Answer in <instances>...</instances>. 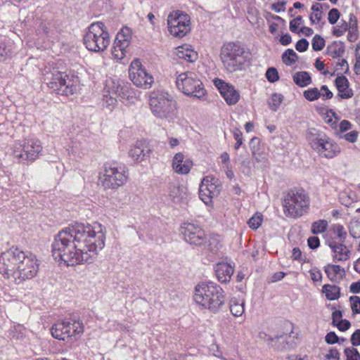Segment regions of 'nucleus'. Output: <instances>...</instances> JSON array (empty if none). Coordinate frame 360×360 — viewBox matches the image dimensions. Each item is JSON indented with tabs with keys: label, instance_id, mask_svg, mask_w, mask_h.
<instances>
[{
	"label": "nucleus",
	"instance_id": "nucleus-49",
	"mask_svg": "<svg viewBox=\"0 0 360 360\" xmlns=\"http://www.w3.org/2000/svg\"><path fill=\"white\" fill-rule=\"evenodd\" d=\"M309 274L314 282H321L322 280L321 271L318 268H312L309 270Z\"/></svg>",
	"mask_w": 360,
	"mask_h": 360
},
{
	"label": "nucleus",
	"instance_id": "nucleus-18",
	"mask_svg": "<svg viewBox=\"0 0 360 360\" xmlns=\"http://www.w3.org/2000/svg\"><path fill=\"white\" fill-rule=\"evenodd\" d=\"M213 82L228 105H235L239 101L240 94L232 84L219 78L214 79Z\"/></svg>",
	"mask_w": 360,
	"mask_h": 360
},
{
	"label": "nucleus",
	"instance_id": "nucleus-1",
	"mask_svg": "<svg viewBox=\"0 0 360 360\" xmlns=\"http://www.w3.org/2000/svg\"><path fill=\"white\" fill-rule=\"evenodd\" d=\"M105 233L100 224H75L60 230L52 243L56 261L67 266L92 263L105 247Z\"/></svg>",
	"mask_w": 360,
	"mask_h": 360
},
{
	"label": "nucleus",
	"instance_id": "nucleus-52",
	"mask_svg": "<svg viewBox=\"0 0 360 360\" xmlns=\"http://www.w3.org/2000/svg\"><path fill=\"white\" fill-rule=\"evenodd\" d=\"M233 136L236 141L234 148L238 150L239 147L243 144V134L239 129H236L233 131Z\"/></svg>",
	"mask_w": 360,
	"mask_h": 360
},
{
	"label": "nucleus",
	"instance_id": "nucleus-51",
	"mask_svg": "<svg viewBox=\"0 0 360 360\" xmlns=\"http://www.w3.org/2000/svg\"><path fill=\"white\" fill-rule=\"evenodd\" d=\"M309 42L305 39H300L295 44V49L299 52H304L307 50Z\"/></svg>",
	"mask_w": 360,
	"mask_h": 360
},
{
	"label": "nucleus",
	"instance_id": "nucleus-53",
	"mask_svg": "<svg viewBox=\"0 0 360 360\" xmlns=\"http://www.w3.org/2000/svg\"><path fill=\"white\" fill-rule=\"evenodd\" d=\"M319 91H321V98L323 100L330 99L333 96V94L329 90L326 85L321 86Z\"/></svg>",
	"mask_w": 360,
	"mask_h": 360
},
{
	"label": "nucleus",
	"instance_id": "nucleus-9",
	"mask_svg": "<svg viewBox=\"0 0 360 360\" xmlns=\"http://www.w3.org/2000/svg\"><path fill=\"white\" fill-rule=\"evenodd\" d=\"M126 167L117 163H106L99 174V181L105 189H117L127 181Z\"/></svg>",
	"mask_w": 360,
	"mask_h": 360
},
{
	"label": "nucleus",
	"instance_id": "nucleus-26",
	"mask_svg": "<svg viewBox=\"0 0 360 360\" xmlns=\"http://www.w3.org/2000/svg\"><path fill=\"white\" fill-rule=\"evenodd\" d=\"M67 327L68 338L82 334L84 331V326L82 321L75 318L65 319Z\"/></svg>",
	"mask_w": 360,
	"mask_h": 360
},
{
	"label": "nucleus",
	"instance_id": "nucleus-20",
	"mask_svg": "<svg viewBox=\"0 0 360 360\" xmlns=\"http://www.w3.org/2000/svg\"><path fill=\"white\" fill-rule=\"evenodd\" d=\"M192 166V161L188 158H186L182 153H176L172 161L173 170L179 174H188Z\"/></svg>",
	"mask_w": 360,
	"mask_h": 360
},
{
	"label": "nucleus",
	"instance_id": "nucleus-30",
	"mask_svg": "<svg viewBox=\"0 0 360 360\" xmlns=\"http://www.w3.org/2000/svg\"><path fill=\"white\" fill-rule=\"evenodd\" d=\"M231 313L236 317L241 316L245 311V301L236 297H233L229 302Z\"/></svg>",
	"mask_w": 360,
	"mask_h": 360
},
{
	"label": "nucleus",
	"instance_id": "nucleus-58",
	"mask_svg": "<svg viewBox=\"0 0 360 360\" xmlns=\"http://www.w3.org/2000/svg\"><path fill=\"white\" fill-rule=\"evenodd\" d=\"M307 243H308L309 247L313 250L317 248L320 245L319 239L316 236L309 237L307 240Z\"/></svg>",
	"mask_w": 360,
	"mask_h": 360
},
{
	"label": "nucleus",
	"instance_id": "nucleus-28",
	"mask_svg": "<svg viewBox=\"0 0 360 360\" xmlns=\"http://www.w3.org/2000/svg\"><path fill=\"white\" fill-rule=\"evenodd\" d=\"M67 325L65 319L58 321L51 328V334L53 338L64 340L68 338Z\"/></svg>",
	"mask_w": 360,
	"mask_h": 360
},
{
	"label": "nucleus",
	"instance_id": "nucleus-2",
	"mask_svg": "<svg viewBox=\"0 0 360 360\" xmlns=\"http://www.w3.org/2000/svg\"><path fill=\"white\" fill-rule=\"evenodd\" d=\"M39 266V261L34 255L17 247H12L0 255V274L16 284L34 278Z\"/></svg>",
	"mask_w": 360,
	"mask_h": 360
},
{
	"label": "nucleus",
	"instance_id": "nucleus-50",
	"mask_svg": "<svg viewBox=\"0 0 360 360\" xmlns=\"http://www.w3.org/2000/svg\"><path fill=\"white\" fill-rule=\"evenodd\" d=\"M302 18L297 16L290 22V30L292 32H297L299 26L302 24Z\"/></svg>",
	"mask_w": 360,
	"mask_h": 360
},
{
	"label": "nucleus",
	"instance_id": "nucleus-40",
	"mask_svg": "<svg viewBox=\"0 0 360 360\" xmlns=\"http://www.w3.org/2000/svg\"><path fill=\"white\" fill-rule=\"evenodd\" d=\"M332 231L334 234H335L339 239V243H344L345 240V238L347 237V232L341 224H334L332 227Z\"/></svg>",
	"mask_w": 360,
	"mask_h": 360
},
{
	"label": "nucleus",
	"instance_id": "nucleus-61",
	"mask_svg": "<svg viewBox=\"0 0 360 360\" xmlns=\"http://www.w3.org/2000/svg\"><path fill=\"white\" fill-rule=\"evenodd\" d=\"M340 61L338 63L337 65L340 66V68H337V70H340L343 71L345 73H347L349 71V65L347 61L345 59L339 60Z\"/></svg>",
	"mask_w": 360,
	"mask_h": 360
},
{
	"label": "nucleus",
	"instance_id": "nucleus-42",
	"mask_svg": "<svg viewBox=\"0 0 360 360\" xmlns=\"http://www.w3.org/2000/svg\"><path fill=\"white\" fill-rule=\"evenodd\" d=\"M312 49L316 51H321L325 46V40L319 34H316L311 41Z\"/></svg>",
	"mask_w": 360,
	"mask_h": 360
},
{
	"label": "nucleus",
	"instance_id": "nucleus-14",
	"mask_svg": "<svg viewBox=\"0 0 360 360\" xmlns=\"http://www.w3.org/2000/svg\"><path fill=\"white\" fill-rule=\"evenodd\" d=\"M129 77L133 84L140 88L148 89L154 83L153 75L149 73L138 59L134 60L129 68Z\"/></svg>",
	"mask_w": 360,
	"mask_h": 360
},
{
	"label": "nucleus",
	"instance_id": "nucleus-16",
	"mask_svg": "<svg viewBox=\"0 0 360 360\" xmlns=\"http://www.w3.org/2000/svg\"><path fill=\"white\" fill-rule=\"evenodd\" d=\"M184 240L193 245H202L206 241V236L203 229L193 223H184L180 228Z\"/></svg>",
	"mask_w": 360,
	"mask_h": 360
},
{
	"label": "nucleus",
	"instance_id": "nucleus-15",
	"mask_svg": "<svg viewBox=\"0 0 360 360\" xmlns=\"http://www.w3.org/2000/svg\"><path fill=\"white\" fill-rule=\"evenodd\" d=\"M132 32L130 28L124 27L117 34L112 48V56L117 61L124 59L129 52L131 41Z\"/></svg>",
	"mask_w": 360,
	"mask_h": 360
},
{
	"label": "nucleus",
	"instance_id": "nucleus-17",
	"mask_svg": "<svg viewBox=\"0 0 360 360\" xmlns=\"http://www.w3.org/2000/svg\"><path fill=\"white\" fill-rule=\"evenodd\" d=\"M218 179L207 176L202 179L199 188V197L207 205H211L212 198L219 193Z\"/></svg>",
	"mask_w": 360,
	"mask_h": 360
},
{
	"label": "nucleus",
	"instance_id": "nucleus-62",
	"mask_svg": "<svg viewBox=\"0 0 360 360\" xmlns=\"http://www.w3.org/2000/svg\"><path fill=\"white\" fill-rule=\"evenodd\" d=\"M342 311L340 310H335L332 314V320H333V324L334 326H336V324L342 320Z\"/></svg>",
	"mask_w": 360,
	"mask_h": 360
},
{
	"label": "nucleus",
	"instance_id": "nucleus-29",
	"mask_svg": "<svg viewBox=\"0 0 360 360\" xmlns=\"http://www.w3.org/2000/svg\"><path fill=\"white\" fill-rule=\"evenodd\" d=\"M121 93L119 96L120 99L122 102H129V103H134L136 99V91L131 88V84L125 82L122 87V89H120Z\"/></svg>",
	"mask_w": 360,
	"mask_h": 360
},
{
	"label": "nucleus",
	"instance_id": "nucleus-21",
	"mask_svg": "<svg viewBox=\"0 0 360 360\" xmlns=\"http://www.w3.org/2000/svg\"><path fill=\"white\" fill-rule=\"evenodd\" d=\"M328 245L334 253L333 260L335 262L347 261L350 257L351 251L343 243L331 241L328 243Z\"/></svg>",
	"mask_w": 360,
	"mask_h": 360
},
{
	"label": "nucleus",
	"instance_id": "nucleus-32",
	"mask_svg": "<svg viewBox=\"0 0 360 360\" xmlns=\"http://www.w3.org/2000/svg\"><path fill=\"white\" fill-rule=\"evenodd\" d=\"M124 84V82L123 81L110 79L107 82L105 92L119 97L122 91L120 89H122Z\"/></svg>",
	"mask_w": 360,
	"mask_h": 360
},
{
	"label": "nucleus",
	"instance_id": "nucleus-43",
	"mask_svg": "<svg viewBox=\"0 0 360 360\" xmlns=\"http://www.w3.org/2000/svg\"><path fill=\"white\" fill-rule=\"evenodd\" d=\"M266 78L269 82L274 83L279 79L278 72L275 68H269L266 72Z\"/></svg>",
	"mask_w": 360,
	"mask_h": 360
},
{
	"label": "nucleus",
	"instance_id": "nucleus-25",
	"mask_svg": "<svg viewBox=\"0 0 360 360\" xmlns=\"http://www.w3.org/2000/svg\"><path fill=\"white\" fill-rule=\"evenodd\" d=\"M148 153L147 146L141 143L133 146L128 152L129 156L136 162L143 161Z\"/></svg>",
	"mask_w": 360,
	"mask_h": 360
},
{
	"label": "nucleus",
	"instance_id": "nucleus-7",
	"mask_svg": "<svg viewBox=\"0 0 360 360\" xmlns=\"http://www.w3.org/2000/svg\"><path fill=\"white\" fill-rule=\"evenodd\" d=\"M86 48L93 52L103 51L110 42V34L102 22L91 23L83 37Z\"/></svg>",
	"mask_w": 360,
	"mask_h": 360
},
{
	"label": "nucleus",
	"instance_id": "nucleus-5",
	"mask_svg": "<svg viewBox=\"0 0 360 360\" xmlns=\"http://www.w3.org/2000/svg\"><path fill=\"white\" fill-rule=\"evenodd\" d=\"M149 106L153 115L158 119L170 122L176 117V101L165 90L156 89L150 92Z\"/></svg>",
	"mask_w": 360,
	"mask_h": 360
},
{
	"label": "nucleus",
	"instance_id": "nucleus-39",
	"mask_svg": "<svg viewBox=\"0 0 360 360\" xmlns=\"http://www.w3.org/2000/svg\"><path fill=\"white\" fill-rule=\"evenodd\" d=\"M283 100V96L280 94H274L269 101V107L273 111H276Z\"/></svg>",
	"mask_w": 360,
	"mask_h": 360
},
{
	"label": "nucleus",
	"instance_id": "nucleus-10",
	"mask_svg": "<svg viewBox=\"0 0 360 360\" xmlns=\"http://www.w3.org/2000/svg\"><path fill=\"white\" fill-rule=\"evenodd\" d=\"M176 84L179 91L189 96L200 98L206 94L202 82L193 72L179 74L176 78Z\"/></svg>",
	"mask_w": 360,
	"mask_h": 360
},
{
	"label": "nucleus",
	"instance_id": "nucleus-55",
	"mask_svg": "<svg viewBox=\"0 0 360 360\" xmlns=\"http://www.w3.org/2000/svg\"><path fill=\"white\" fill-rule=\"evenodd\" d=\"M342 138H344L345 140L350 143H354L357 140L358 137V132L356 131H352L350 132H348L345 134H344Z\"/></svg>",
	"mask_w": 360,
	"mask_h": 360
},
{
	"label": "nucleus",
	"instance_id": "nucleus-60",
	"mask_svg": "<svg viewBox=\"0 0 360 360\" xmlns=\"http://www.w3.org/2000/svg\"><path fill=\"white\" fill-rule=\"evenodd\" d=\"M222 170L225 172L226 176L231 179L234 176L232 167L230 164H226L222 166Z\"/></svg>",
	"mask_w": 360,
	"mask_h": 360
},
{
	"label": "nucleus",
	"instance_id": "nucleus-8",
	"mask_svg": "<svg viewBox=\"0 0 360 360\" xmlns=\"http://www.w3.org/2000/svg\"><path fill=\"white\" fill-rule=\"evenodd\" d=\"M41 141L34 138H26L15 142L11 148L13 158L19 162L30 164L39 158L42 152Z\"/></svg>",
	"mask_w": 360,
	"mask_h": 360
},
{
	"label": "nucleus",
	"instance_id": "nucleus-4",
	"mask_svg": "<svg viewBox=\"0 0 360 360\" xmlns=\"http://www.w3.org/2000/svg\"><path fill=\"white\" fill-rule=\"evenodd\" d=\"M220 60L229 73L244 70L250 63V51L240 41L224 43L221 47Z\"/></svg>",
	"mask_w": 360,
	"mask_h": 360
},
{
	"label": "nucleus",
	"instance_id": "nucleus-27",
	"mask_svg": "<svg viewBox=\"0 0 360 360\" xmlns=\"http://www.w3.org/2000/svg\"><path fill=\"white\" fill-rule=\"evenodd\" d=\"M176 55L179 58L191 63L195 61L198 58L197 52L189 49L186 45L179 46L176 49Z\"/></svg>",
	"mask_w": 360,
	"mask_h": 360
},
{
	"label": "nucleus",
	"instance_id": "nucleus-6",
	"mask_svg": "<svg viewBox=\"0 0 360 360\" xmlns=\"http://www.w3.org/2000/svg\"><path fill=\"white\" fill-rule=\"evenodd\" d=\"M306 137L311 148L321 157L330 159L340 153L339 145L319 129H309Z\"/></svg>",
	"mask_w": 360,
	"mask_h": 360
},
{
	"label": "nucleus",
	"instance_id": "nucleus-11",
	"mask_svg": "<svg viewBox=\"0 0 360 360\" xmlns=\"http://www.w3.org/2000/svg\"><path fill=\"white\" fill-rule=\"evenodd\" d=\"M283 207L286 216L299 217L307 212L309 199L303 190L291 191L284 200Z\"/></svg>",
	"mask_w": 360,
	"mask_h": 360
},
{
	"label": "nucleus",
	"instance_id": "nucleus-56",
	"mask_svg": "<svg viewBox=\"0 0 360 360\" xmlns=\"http://www.w3.org/2000/svg\"><path fill=\"white\" fill-rule=\"evenodd\" d=\"M325 340L328 344L332 345L337 343L339 340V338L334 332H330L326 335Z\"/></svg>",
	"mask_w": 360,
	"mask_h": 360
},
{
	"label": "nucleus",
	"instance_id": "nucleus-54",
	"mask_svg": "<svg viewBox=\"0 0 360 360\" xmlns=\"http://www.w3.org/2000/svg\"><path fill=\"white\" fill-rule=\"evenodd\" d=\"M10 52L5 42L0 41V61L4 60Z\"/></svg>",
	"mask_w": 360,
	"mask_h": 360
},
{
	"label": "nucleus",
	"instance_id": "nucleus-31",
	"mask_svg": "<svg viewBox=\"0 0 360 360\" xmlns=\"http://www.w3.org/2000/svg\"><path fill=\"white\" fill-rule=\"evenodd\" d=\"M322 292L328 300H336L340 296V288L334 285H324L322 288Z\"/></svg>",
	"mask_w": 360,
	"mask_h": 360
},
{
	"label": "nucleus",
	"instance_id": "nucleus-38",
	"mask_svg": "<svg viewBox=\"0 0 360 360\" xmlns=\"http://www.w3.org/2000/svg\"><path fill=\"white\" fill-rule=\"evenodd\" d=\"M304 97L309 101H314L321 98V91L318 88H309L303 93Z\"/></svg>",
	"mask_w": 360,
	"mask_h": 360
},
{
	"label": "nucleus",
	"instance_id": "nucleus-45",
	"mask_svg": "<svg viewBox=\"0 0 360 360\" xmlns=\"http://www.w3.org/2000/svg\"><path fill=\"white\" fill-rule=\"evenodd\" d=\"M345 354L347 356V360H360V354L355 348H346Z\"/></svg>",
	"mask_w": 360,
	"mask_h": 360
},
{
	"label": "nucleus",
	"instance_id": "nucleus-63",
	"mask_svg": "<svg viewBox=\"0 0 360 360\" xmlns=\"http://www.w3.org/2000/svg\"><path fill=\"white\" fill-rule=\"evenodd\" d=\"M339 128L340 131H346L352 128V124L348 120H343L340 122Z\"/></svg>",
	"mask_w": 360,
	"mask_h": 360
},
{
	"label": "nucleus",
	"instance_id": "nucleus-57",
	"mask_svg": "<svg viewBox=\"0 0 360 360\" xmlns=\"http://www.w3.org/2000/svg\"><path fill=\"white\" fill-rule=\"evenodd\" d=\"M350 326V322L346 319H342L336 324L338 328L341 331L347 330L349 328Z\"/></svg>",
	"mask_w": 360,
	"mask_h": 360
},
{
	"label": "nucleus",
	"instance_id": "nucleus-33",
	"mask_svg": "<svg viewBox=\"0 0 360 360\" xmlns=\"http://www.w3.org/2000/svg\"><path fill=\"white\" fill-rule=\"evenodd\" d=\"M294 82L301 87H305L311 83V78L307 72L301 71L293 75Z\"/></svg>",
	"mask_w": 360,
	"mask_h": 360
},
{
	"label": "nucleus",
	"instance_id": "nucleus-36",
	"mask_svg": "<svg viewBox=\"0 0 360 360\" xmlns=\"http://www.w3.org/2000/svg\"><path fill=\"white\" fill-rule=\"evenodd\" d=\"M297 59V54L291 49H287L282 55L283 62L288 66L295 64Z\"/></svg>",
	"mask_w": 360,
	"mask_h": 360
},
{
	"label": "nucleus",
	"instance_id": "nucleus-22",
	"mask_svg": "<svg viewBox=\"0 0 360 360\" xmlns=\"http://www.w3.org/2000/svg\"><path fill=\"white\" fill-rule=\"evenodd\" d=\"M335 84L340 98L349 99L354 96V91L350 88L349 82L346 77L343 75L337 77L335 79Z\"/></svg>",
	"mask_w": 360,
	"mask_h": 360
},
{
	"label": "nucleus",
	"instance_id": "nucleus-44",
	"mask_svg": "<svg viewBox=\"0 0 360 360\" xmlns=\"http://www.w3.org/2000/svg\"><path fill=\"white\" fill-rule=\"evenodd\" d=\"M280 340H282L283 342L286 341L287 338L285 335H276L274 338L268 336L266 339V341L268 342V344L271 345V346L274 347L275 348L279 349H281L280 346L277 345V342Z\"/></svg>",
	"mask_w": 360,
	"mask_h": 360
},
{
	"label": "nucleus",
	"instance_id": "nucleus-37",
	"mask_svg": "<svg viewBox=\"0 0 360 360\" xmlns=\"http://www.w3.org/2000/svg\"><path fill=\"white\" fill-rule=\"evenodd\" d=\"M328 227V221L324 219L314 221L311 224V233L319 234L323 233Z\"/></svg>",
	"mask_w": 360,
	"mask_h": 360
},
{
	"label": "nucleus",
	"instance_id": "nucleus-48",
	"mask_svg": "<svg viewBox=\"0 0 360 360\" xmlns=\"http://www.w3.org/2000/svg\"><path fill=\"white\" fill-rule=\"evenodd\" d=\"M252 157L257 163H260L262 165H266L267 162L266 156L263 153H257L256 150H252Z\"/></svg>",
	"mask_w": 360,
	"mask_h": 360
},
{
	"label": "nucleus",
	"instance_id": "nucleus-46",
	"mask_svg": "<svg viewBox=\"0 0 360 360\" xmlns=\"http://www.w3.org/2000/svg\"><path fill=\"white\" fill-rule=\"evenodd\" d=\"M340 13L337 8H332L328 14V20L330 24L334 25L339 20Z\"/></svg>",
	"mask_w": 360,
	"mask_h": 360
},
{
	"label": "nucleus",
	"instance_id": "nucleus-19",
	"mask_svg": "<svg viewBox=\"0 0 360 360\" xmlns=\"http://www.w3.org/2000/svg\"><path fill=\"white\" fill-rule=\"evenodd\" d=\"M358 30L357 21L353 14H349V22L341 20L340 22L333 27V34L337 37L342 36L347 31L349 32V40L352 41L356 39V33Z\"/></svg>",
	"mask_w": 360,
	"mask_h": 360
},
{
	"label": "nucleus",
	"instance_id": "nucleus-3",
	"mask_svg": "<svg viewBox=\"0 0 360 360\" xmlns=\"http://www.w3.org/2000/svg\"><path fill=\"white\" fill-rule=\"evenodd\" d=\"M193 301L199 308L216 314L225 303L224 290L215 283L201 282L195 287Z\"/></svg>",
	"mask_w": 360,
	"mask_h": 360
},
{
	"label": "nucleus",
	"instance_id": "nucleus-35",
	"mask_svg": "<svg viewBox=\"0 0 360 360\" xmlns=\"http://www.w3.org/2000/svg\"><path fill=\"white\" fill-rule=\"evenodd\" d=\"M117 103V99L112 94L106 93L104 91V94L102 99V105L107 108L108 110L112 111L116 106Z\"/></svg>",
	"mask_w": 360,
	"mask_h": 360
},
{
	"label": "nucleus",
	"instance_id": "nucleus-13",
	"mask_svg": "<svg viewBox=\"0 0 360 360\" xmlns=\"http://www.w3.org/2000/svg\"><path fill=\"white\" fill-rule=\"evenodd\" d=\"M168 28L174 37H184L191 31L190 16L181 11H174L167 17Z\"/></svg>",
	"mask_w": 360,
	"mask_h": 360
},
{
	"label": "nucleus",
	"instance_id": "nucleus-64",
	"mask_svg": "<svg viewBox=\"0 0 360 360\" xmlns=\"http://www.w3.org/2000/svg\"><path fill=\"white\" fill-rule=\"evenodd\" d=\"M285 1H281L278 2L276 4H274L272 5V8L274 11H275L276 13H279L281 11H284L285 9Z\"/></svg>",
	"mask_w": 360,
	"mask_h": 360
},
{
	"label": "nucleus",
	"instance_id": "nucleus-59",
	"mask_svg": "<svg viewBox=\"0 0 360 360\" xmlns=\"http://www.w3.org/2000/svg\"><path fill=\"white\" fill-rule=\"evenodd\" d=\"M351 342L353 346L360 345V329H357L352 335Z\"/></svg>",
	"mask_w": 360,
	"mask_h": 360
},
{
	"label": "nucleus",
	"instance_id": "nucleus-23",
	"mask_svg": "<svg viewBox=\"0 0 360 360\" xmlns=\"http://www.w3.org/2000/svg\"><path fill=\"white\" fill-rule=\"evenodd\" d=\"M233 271V267L226 262L218 263L215 266L216 276L218 281L221 283L229 282Z\"/></svg>",
	"mask_w": 360,
	"mask_h": 360
},
{
	"label": "nucleus",
	"instance_id": "nucleus-47",
	"mask_svg": "<svg viewBox=\"0 0 360 360\" xmlns=\"http://www.w3.org/2000/svg\"><path fill=\"white\" fill-rule=\"evenodd\" d=\"M349 300L353 314H360V297L352 296L349 297Z\"/></svg>",
	"mask_w": 360,
	"mask_h": 360
},
{
	"label": "nucleus",
	"instance_id": "nucleus-41",
	"mask_svg": "<svg viewBox=\"0 0 360 360\" xmlns=\"http://www.w3.org/2000/svg\"><path fill=\"white\" fill-rule=\"evenodd\" d=\"M262 220V215L256 213L249 219L248 224L250 228L256 230L261 226Z\"/></svg>",
	"mask_w": 360,
	"mask_h": 360
},
{
	"label": "nucleus",
	"instance_id": "nucleus-24",
	"mask_svg": "<svg viewBox=\"0 0 360 360\" xmlns=\"http://www.w3.org/2000/svg\"><path fill=\"white\" fill-rule=\"evenodd\" d=\"M324 271L332 282H336L338 279L342 278L345 275V271L340 265L327 264L324 266Z\"/></svg>",
	"mask_w": 360,
	"mask_h": 360
},
{
	"label": "nucleus",
	"instance_id": "nucleus-12",
	"mask_svg": "<svg viewBox=\"0 0 360 360\" xmlns=\"http://www.w3.org/2000/svg\"><path fill=\"white\" fill-rule=\"evenodd\" d=\"M45 81L50 89L58 94L70 96L77 91V86L74 82L64 72L54 71L51 75H46Z\"/></svg>",
	"mask_w": 360,
	"mask_h": 360
},
{
	"label": "nucleus",
	"instance_id": "nucleus-34",
	"mask_svg": "<svg viewBox=\"0 0 360 360\" xmlns=\"http://www.w3.org/2000/svg\"><path fill=\"white\" fill-rule=\"evenodd\" d=\"M312 13L310 14L309 20L311 24H318L322 18V6L319 3L312 5L311 8Z\"/></svg>",
	"mask_w": 360,
	"mask_h": 360
}]
</instances>
